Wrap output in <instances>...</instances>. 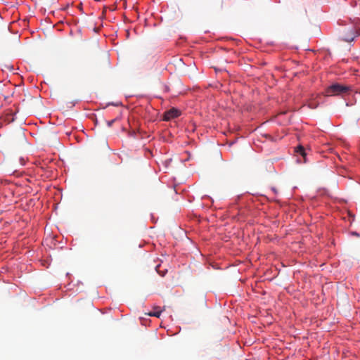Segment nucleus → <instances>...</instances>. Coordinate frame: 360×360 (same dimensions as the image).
I'll return each mask as SVG.
<instances>
[{"label":"nucleus","mask_w":360,"mask_h":360,"mask_svg":"<svg viewBox=\"0 0 360 360\" xmlns=\"http://www.w3.org/2000/svg\"><path fill=\"white\" fill-rule=\"evenodd\" d=\"M115 120H116V119H113L112 120L107 121L106 123H107L108 127H112V125L115 122Z\"/></svg>","instance_id":"obj_6"},{"label":"nucleus","mask_w":360,"mask_h":360,"mask_svg":"<svg viewBox=\"0 0 360 360\" xmlns=\"http://www.w3.org/2000/svg\"><path fill=\"white\" fill-rule=\"evenodd\" d=\"M181 115V112L174 108L169 109V110L165 112L163 115V120L165 121H169L172 119L176 118Z\"/></svg>","instance_id":"obj_2"},{"label":"nucleus","mask_w":360,"mask_h":360,"mask_svg":"<svg viewBox=\"0 0 360 360\" xmlns=\"http://www.w3.org/2000/svg\"><path fill=\"white\" fill-rule=\"evenodd\" d=\"M352 92V86L340 83H334L329 86L326 94L328 96H342L349 94Z\"/></svg>","instance_id":"obj_1"},{"label":"nucleus","mask_w":360,"mask_h":360,"mask_svg":"<svg viewBox=\"0 0 360 360\" xmlns=\"http://www.w3.org/2000/svg\"><path fill=\"white\" fill-rule=\"evenodd\" d=\"M162 311L160 309L159 307H155L154 311L152 312H150L148 315L150 316H155V317H160Z\"/></svg>","instance_id":"obj_3"},{"label":"nucleus","mask_w":360,"mask_h":360,"mask_svg":"<svg viewBox=\"0 0 360 360\" xmlns=\"http://www.w3.org/2000/svg\"><path fill=\"white\" fill-rule=\"evenodd\" d=\"M352 39H353V37H351V39H346L345 40H346L347 41H351V40H352Z\"/></svg>","instance_id":"obj_7"},{"label":"nucleus","mask_w":360,"mask_h":360,"mask_svg":"<svg viewBox=\"0 0 360 360\" xmlns=\"http://www.w3.org/2000/svg\"><path fill=\"white\" fill-rule=\"evenodd\" d=\"M318 105H319V103H316L313 101H309L308 103L309 108H310L311 109H315L316 108H317Z\"/></svg>","instance_id":"obj_5"},{"label":"nucleus","mask_w":360,"mask_h":360,"mask_svg":"<svg viewBox=\"0 0 360 360\" xmlns=\"http://www.w3.org/2000/svg\"><path fill=\"white\" fill-rule=\"evenodd\" d=\"M295 151L297 153H300V155H302V156H305V155H306L304 148L302 146H297Z\"/></svg>","instance_id":"obj_4"}]
</instances>
